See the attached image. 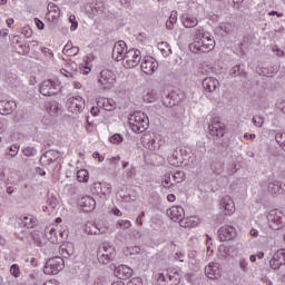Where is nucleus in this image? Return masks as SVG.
Here are the masks:
<instances>
[{"label": "nucleus", "mask_w": 285, "mask_h": 285, "mask_svg": "<svg viewBox=\"0 0 285 285\" xmlns=\"http://www.w3.org/2000/svg\"><path fill=\"white\" fill-rule=\"evenodd\" d=\"M218 237L220 242H230L237 237V229L230 225H224L218 229Z\"/></svg>", "instance_id": "9b49d317"}, {"label": "nucleus", "mask_w": 285, "mask_h": 285, "mask_svg": "<svg viewBox=\"0 0 285 285\" xmlns=\"http://www.w3.org/2000/svg\"><path fill=\"white\" fill-rule=\"evenodd\" d=\"M184 253H181V252H177L176 254H175V259H179L180 262H184Z\"/></svg>", "instance_id": "774afa93"}, {"label": "nucleus", "mask_w": 285, "mask_h": 285, "mask_svg": "<svg viewBox=\"0 0 285 285\" xmlns=\"http://www.w3.org/2000/svg\"><path fill=\"white\" fill-rule=\"evenodd\" d=\"M72 47V41H68L62 49L63 55H66Z\"/></svg>", "instance_id": "69168bd1"}, {"label": "nucleus", "mask_w": 285, "mask_h": 285, "mask_svg": "<svg viewBox=\"0 0 285 285\" xmlns=\"http://www.w3.org/2000/svg\"><path fill=\"white\" fill-rule=\"evenodd\" d=\"M224 124L219 121V118H214L212 124L209 125V135H212V137H217L219 139L224 137Z\"/></svg>", "instance_id": "dca6fc26"}, {"label": "nucleus", "mask_w": 285, "mask_h": 285, "mask_svg": "<svg viewBox=\"0 0 285 285\" xmlns=\"http://www.w3.org/2000/svg\"><path fill=\"white\" fill-rule=\"evenodd\" d=\"M47 204L51 210H55L57 208V205L59 204V200H57V197L51 196L48 198Z\"/></svg>", "instance_id": "c03bdc74"}, {"label": "nucleus", "mask_w": 285, "mask_h": 285, "mask_svg": "<svg viewBox=\"0 0 285 285\" xmlns=\"http://www.w3.org/2000/svg\"><path fill=\"white\" fill-rule=\"evenodd\" d=\"M110 268H114V274L118 277V279H130L132 277V268L127 265H115L111 264Z\"/></svg>", "instance_id": "4468645a"}, {"label": "nucleus", "mask_w": 285, "mask_h": 285, "mask_svg": "<svg viewBox=\"0 0 285 285\" xmlns=\"http://www.w3.org/2000/svg\"><path fill=\"white\" fill-rule=\"evenodd\" d=\"M88 179H90L88 170L80 169L77 171V180L78 181L86 184V181H88Z\"/></svg>", "instance_id": "f704fd0d"}, {"label": "nucleus", "mask_w": 285, "mask_h": 285, "mask_svg": "<svg viewBox=\"0 0 285 285\" xmlns=\"http://www.w3.org/2000/svg\"><path fill=\"white\" fill-rule=\"evenodd\" d=\"M19 145H12L9 147V157H14L16 155H19Z\"/></svg>", "instance_id": "09e8293b"}, {"label": "nucleus", "mask_w": 285, "mask_h": 285, "mask_svg": "<svg viewBox=\"0 0 285 285\" xmlns=\"http://www.w3.org/2000/svg\"><path fill=\"white\" fill-rule=\"evenodd\" d=\"M98 108H102L104 110L110 111L115 110V100L108 98H100L97 101Z\"/></svg>", "instance_id": "bb28decb"}, {"label": "nucleus", "mask_w": 285, "mask_h": 285, "mask_svg": "<svg viewBox=\"0 0 285 285\" xmlns=\"http://www.w3.org/2000/svg\"><path fill=\"white\" fill-rule=\"evenodd\" d=\"M120 6H122V8H130L131 0H120Z\"/></svg>", "instance_id": "338daca9"}, {"label": "nucleus", "mask_w": 285, "mask_h": 285, "mask_svg": "<svg viewBox=\"0 0 285 285\" xmlns=\"http://www.w3.org/2000/svg\"><path fill=\"white\" fill-rule=\"evenodd\" d=\"M167 282H170L171 285H174V284L177 285L178 284L177 276H175V274L167 273Z\"/></svg>", "instance_id": "bf43d9fd"}, {"label": "nucleus", "mask_w": 285, "mask_h": 285, "mask_svg": "<svg viewBox=\"0 0 285 285\" xmlns=\"http://www.w3.org/2000/svg\"><path fill=\"white\" fill-rule=\"evenodd\" d=\"M69 23H71L70 30L75 32L79 28V22H77V17L75 14L69 16Z\"/></svg>", "instance_id": "a19ab883"}, {"label": "nucleus", "mask_w": 285, "mask_h": 285, "mask_svg": "<svg viewBox=\"0 0 285 285\" xmlns=\"http://www.w3.org/2000/svg\"><path fill=\"white\" fill-rule=\"evenodd\" d=\"M253 124L254 126H256L257 128H262V126H264V118L261 116H254L253 117Z\"/></svg>", "instance_id": "49530a36"}, {"label": "nucleus", "mask_w": 285, "mask_h": 285, "mask_svg": "<svg viewBox=\"0 0 285 285\" xmlns=\"http://www.w3.org/2000/svg\"><path fill=\"white\" fill-rule=\"evenodd\" d=\"M130 226H132V224L130 223V220H124L120 219L116 223V227L118 228H122L124 230H128V228H130Z\"/></svg>", "instance_id": "ea45409f"}, {"label": "nucleus", "mask_w": 285, "mask_h": 285, "mask_svg": "<svg viewBox=\"0 0 285 285\" xmlns=\"http://www.w3.org/2000/svg\"><path fill=\"white\" fill-rule=\"evenodd\" d=\"M156 279H157V282H160V284L161 283H164V282H168V273H158L157 275H156Z\"/></svg>", "instance_id": "6e6d98bb"}, {"label": "nucleus", "mask_w": 285, "mask_h": 285, "mask_svg": "<svg viewBox=\"0 0 285 285\" xmlns=\"http://www.w3.org/2000/svg\"><path fill=\"white\" fill-rule=\"evenodd\" d=\"M79 206L83 209L85 213H90L91 210H95V207L97 206V202L92 196H82L79 202Z\"/></svg>", "instance_id": "aec40b11"}, {"label": "nucleus", "mask_w": 285, "mask_h": 285, "mask_svg": "<svg viewBox=\"0 0 285 285\" xmlns=\"http://www.w3.org/2000/svg\"><path fill=\"white\" fill-rule=\"evenodd\" d=\"M220 206L224 208L225 215H233V212L235 210V202H233L229 196L223 197Z\"/></svg>", "instance_id": "393cba45"}, {"label": "nucleus", "mask_w": 285, "mask_h": 285, "mask_svg": "<svg viewBox=\"0 0 285 285\" xmlns=\"http://www.w3.org/2000/svg\"><path fill=\"white\" fill-rule=\"evenodd\" d=\"M150 126V120L145 112L136 111L129 117V128L132 132H146Z\"/></svg>", "instance_id": "f03ea898"}, {"label": "nucleus", "mask_w": 285, "mask_h": 285, "mask_svg": "<svg viewBox=\"0 0 285 285\" xmlns=\"http://www.w3.org/2000/svg\"><path fill=\"white\" fill-rule=\"evenodd\" d=\"M126 52H128V46L124 42V40H119L114 46L112 59L115 61H124Z\"/></svg>", "instance_id": "f8f14e48"}, {"label": "nucleus", "mask_w": 285, "mask_h": 285, "mask_svg": "<svg viewBox=\"0 0 285 285\" xmlns=\"http://www.w3.org/2000/svg\"><path fill=\"white\" fill-rule=\"evenodd\" d=\"M186 216V213L184 212V207L181 206H173L169 209H167V217L171 219L173 222H180L184 219Z\"/></svg>", "instance_id": "f3484780"}, {"label": "nucleus", "mask_w": 285, "mask_h": 285, "mask_svg": "<svg viewBox=\"0 0 285 285\" xmlns=\"http://www.w3.org/2000/svg\"><path fill=\"white\" fill-rule=\"evenodd\" d=\"M275 139L281 148H283V150L285 151V132H277L275 135Z\"/></svg>", "instance_id": "c9c22d12"}, {"label": "nucleus", "mask_w": 285, "mask_h": 285, "mask_svg": "<svg viewBox=\"0 0 285 285\" xmlns=\"http://www.w3.org/2000/svg\"><path fill=\"white\" fill-rule=\"evenodd\" d=\"M230 77H245L246 78V70L242 68V65L234 66L229 71Z\"/></svg>", "instance_id": "c756f323"}, {"label": "nucleus", "mask_w": 285, "mask_h": 285, "mask_svg": "<svg viewBox=\"0 0 285 285\" xmlns=\"http://www.w3.org/2000/svg\"><path fill=\"white\" fill-rule=\"evenodd\" d=\"M205 92H215L219 88V80L214 77H207L203 80Z\"/></svg>", "instance_id": "4be33fe9"}, {"label": "nucleus", "mask_w": 285, "mask_h": 285, "mask_svg": "<svg viewBox=\"0 0 285 285\" xmlns=\"http://www.w3.org/2000/svg\"><path fill=\"white\" fill-rule=\"evenodd\" d=\"M267 220L269 224V228H272L273 230H279V228H284L285 215L279 209H272L267 214Z\"/></svg>", "instance_id": "20e7f679"}, {"label": "nucleus", "mask_w": 285, "mask_h": 285, "mask_svg": "<svg viewBox=\"0 0 285 285\" xmlns=\"http://www.w3.org/2000/svg\"><path fill=\"white\" fill-rule=\"evenodd\" d=\"M17 223L20 228H32L37 225V220L30 215H22L18 217Z\"/></svg>", "instance_id": "5701e85b"}, {"label": "nucleus", "mask_w": 285, "mask_h": 285, "mask_svg": "<svg viewBox=\"0 0 285 285\" xmlns=\"http://www.w3.org/2000/svg\"><path fill=\"white\" fill-rule=\"evenodd\" d=\"M146 148H148V150H159L161 145H159V142H157L155 139H149V141L146 144Z\"/></svg>", "instance_id": "58836bf2"}, {"label": "nucleus", "mask_w": 285, "mask_h": 285, "mask_svg": "<svg viewBox=\"0 0 285 285\" xmlns=\"http://www.w3.org/2000/svg\"><path fill=\"white\" fill-rule=\"evenodd\" d=\"M284 265H285V248L278 249L269 261V266L274 271H277V268Z\"/></svg>", "instance_id": "2eb2a0df"}, {"label": "nucleus", "mask_w": 285, "mask_h": 285, "mask_svg": "<svg viewBox=\"0 0 285 285\" xmlns=\"http://www.w3.org/2000/svg\"><path fill=\"white\" fill-rule=\"evenodd\" d=\"M101 188H104V195H110L112 193V185L110 183H104Z\"/></svg>", "instance_id": "603ef678"}, {"label": "nucleus", "mask_w": 285, "mask_h": 285, "mask_svg": "<svg viewBox=\"0 0 285 285\" xmlns=\"http://www.w3.org/2000/svg\"><path fill=\"white\" fill-rule=\"evenodd\" d=\"M140 68L145 75H155V71L159 68V62L155 58L147 56L144 58Z\"/></svg>", "instance_id": "9d476101"}, {"label": "nucleus", "mask_w": 285, "mask_h": 285, "mask_svg": "<svg viewBox=\"0 0 285 285\" xmlns=\"http://www.w3.org/2000/svg\"><path fill=\"white\" fill-rule=\"evenodd\" d=\"M158 49L160 50L163 57H170V55H173V50L170 49V45H168V42L158 43Z\"/></svg>", "instance_id": "2f4dec72"}, {"label": "nucleus", "mask_w": 285, "mask_h": 285, "mask_svg": "<svg viewBox=\"0 0 285 285\" xmlns=\"http://www.w3.org/2000/svg\"><path fill=\"white\" fill-rule=\"evenodd\" d=\"M48 17H51L53 20L59 19L61 17V9L56 4H50L48 7Z\"/></svg>", "instance_id": "7c9ffc66"}, {"label": "nucleus", "mask_w": 285, "mask_h": 285, "mask_svg": "<svg viewBox=\"0 0 285 285\" xmlns=\"http://www.w3.org/2000/svg\"><path fill=\"white\" fill-rule=\"evenodd\" d=\"M63 266H66L63 258L56 256L47 261L43 273L46 275H58L60 271H63Z\"/></svg>", "instance_id": "39448f33"}, {"label": "nucleus", "mask_w": 285, "mask_h": 285, "mask_svg": "<svg viewBox=\"0 0 285 285\" xmlns=\"http://www.w3.org/2000/svg\"><path fill=\"white\" fill-rule=\"evenodd\" d=\"M238 265L243 273H248V262L246 259L240 258Z\"/></svg>", "instance_id": "3c124183"}, {"label": "nucleus", "mask_w": 285, "mask_h": 285, "mask_svg": "<svg viewBox=\"0 0 285 285\" xmlns=\"http://www.w3.org/2000/svg\"><path fill=\"white\" fill-rule=\"evenodd\" d=\"M131 237L134 239H141V237H144V235L141 234V232H139L137 229H134L132 233H131Z\"/></svg>", "instance_id": "e2e57ef3"}, {"label": "nucleus", "mask_w": 285, "mask_h": 285, "mask_svg": "<svg viewBox=\"0 0 285 285\" xmlns=\"http://www.w3.org/2000/svg\"><path fill=\"white\" fill-rule=\"evenodd\" d=\"M67 108L69 112H72V115H79L83 112L86 104L83 102V99L80 96H77L68 99Z\"/></svg>", "instance_id": "1a4fd4ad"}, {"label": "nucleus", "mask_w": 285, "mask_h": 285, "mask_svg": "<svg viewBox=\"0 0 285 285\" xmlns=\"http://www.w3.org/2000/svg\"><path fill=\"white\" fill-rule=\"evenodd\" d=\"M85 232L87 233V235H101V229H99L95 225L87 226Z\"/></svg>", "instance_id": "4c0bfd02"}, {"label": "nucleus", "mask_w": 285, "mask_h": 285, "mask_svg": "<svg viewBox=\"0 0 285 285\" xmlns=\"http://www.w3.org/2000/svg\"><path fill=\"white\" fill-rule=\"evenodd\" d=\"M40 92L45 97H52L55 95H59L61 92V82L55 80H45L40 86Z\"/></svg>", "instance_id": "423d86ee"}, {"label": "nucleus", "mask_w": 285, "mask_h": 285, "mask_svg": "<svg viewBox=\"0 0 285 285\" xmlns=\"http://www.w3.org/2000/svg\"><path fill=\"white\" fill-rule=\"evenodd\" d=\"M127 285H144V283L141 282V278H132Z\"/></svg>", "instance_id": "0e129e2a"}, {"label": "nucleus", "mask_w": 285, "mask_h": 285, "mask_svg": "<svg viewBox=\"0 0 285 285\" xmlns=\"http://www.w3.org/2000/svg\"><path fill=\"white\" fill-rule=\"evenodd\" d=\"M115 257H117V250L110 243H101L97 249V259L99 264H110V262H115Z\"/></svg>", "instance_id": "7ed1b4c3"}, {"label": "nucleus", "mask_w": 285, "mask_h": 285, "mask_svg": "<svg viewBox=\"0 0 285 285\" xmlns=\"http://www.w3.org/2000/svg\"><path fill=\"white\" fill-rule=\"evenodd\" d=\"M163 185L165 188H170L175 183L173 181V176L170 174H166L163 180Z\"/></svg>", "instance_id": "37998d69"}, {"label": "nucleus", "mask_w": 285, "mask_h": 285, "mask_svg": "<svg viewBox=\"0 0 285 285\" xmlns=\"http://www.w3.org/2000/svg\"><path fill=\"white\" fill-rule=\"evenodd\" d=\"M205 275L208 277V279H219V277H222V269L219 268V264L209 263L205 267Z\"/></svg>", "instance_id": "a211bd4d"}, {"label": "nucleus", "mask_w": 285, "mask_h": 285, "mask_svg": "<svg viewBox=\"0 0 285 285\" xmlns=\"http://www.w3.org/2000/svg\"><path fill=\"white\" fill-rule=\"evenodd\" d=\"M88 8L92 14H104L106 7H104V2H95L89 3Z\"/></svg>", "instance_id": "c85d7f7f"}, {"label": "nucleus", "mask_w": 285, "mask_h": 285, "mask_svg": "<svg viewBox=\"0 0 285 285\" xmlns=\"http://www.w3.org/2000/svg\"><path fill=\"white\" fill-rule=\"evenodd\" d=\"M179 226L183 228H195V226H199V218L197 216L183 217Z\"/></svg>", "instance_id": "a878e982"}, {"label": "nucleus", "mask_w": 285, "mask_h": 285, "mask_svg": "<svg viewBox=\"0 0 285 285\" xmlns=\"http://www.w3.org/2000/svg\"><path fill=\"white\" fill-rule=\"evenodd\" d=\"M65 55H67L68 57H75L76 55H79V47L73 46Z\"/></svg>", "instance_id": "4d7b16f0"}, {"label": "nucleus", "mask_w": 285, "mask_h": 285, "mask_svg": "<svg viewBox=\"0 0 285 285\" xmlns=\"http://www.w3.org/2000/svg\"><path fill=\"white\" fill-rule=\"evenodd\" d=\"M49 115H51V117L61 115V105L59 102H51L49 106Z\"/></svg>", "instance_id": "473e14b6"}, {"label": "nucleus", "mask_w": 285, "mask_h": 285, "mask_svg": "<svg viewBox=\"0 0 285 285\" xmlns=\"http://www.w3.org/2000/svg\"><path fill=\"white\" fill-rule=\"evenodd\" d=\"M144 217H146V213L141 212L137 217H136V224L138 226H144Z\"/></svg>", "instance_id": "13d9d810"}, {"label": "nucleus", "mask_w": 285, "mask_h": 285, "mask_svg": "<svg viewBox=\"0 0 285 285\" xmlns=\"http://www.w3.org/2000/svg\"><path fill=\"white\" fill-rule=\"evenodd\" d=\"M181 21H183V26L185 28H195V26H197V23H199L197 18H195L188 13L183 14Z\"/></svg>", "instance_id": "cd10ccee"}, {"label": "nucleus", "mask_w": 285, "mask_h": 285, "mask_svg": "<svg viewBox=\"0 0 285 285\" xmlns=\"http://www.w3.org/2000/svg\"><path fill=\"white\" fill-rule=\"evenodd\" d=\"M267 191L273 197H279V195H282V193H284V188L282 187V181H279V180L268 181Z\"/></svg>", "instance_id": "412c9836"}, {"label": "nucleus", "mask_w": 285, "mask_h": 285, "mask_svg": "<svg viewBox=\"0 0 285 285\" xmlns=\"http://www.w3.org/2000/svg\"><path fill=\"white\" fill-rule=\"evenodd\" d=\"M94 285H108V279L105 278V276H98L95 279Z\"/></svg>", "instance_id": "864d4df0"}, {"label": "nucleus", "mask_w": 285, "mask_h": 285, "mask_svg": "<svg viewBox=\"0 0 285 285\" xmlns=\"http://www.w3.org/2000/svg\"><path fill=\"white\" fill-rule=\"evenodd\" d=\"M21 35H23V37H26L27 39H30V37H32V29L30 28V26H24L21 30Z\"/></svg>", "instance_id": "de8ad7c7"}, {"label": "nucleus", "mask_w": 285, "mask_h": 285, "mask_svg": "<svg viewBox=\"0 0 285 285\" xmlns=\"http://www.w3.org/2000/svg\"><path fill=\"white\" fill-rule=\"evenodd\" d=\"M13 110H17V102L12 100L0 101V115H12Z\"/></svg>", "instance_id": "b1692460"}, {"label": "nucleus", "mask_w": 285, "mask_h": 285, "mask_svg": "<svg viewBox=\"0 0 285 285\" xmlns=\"http://www.w3.org/2000/svg\"><path fill=\"white\" fill-rule=\"evenodd\" d=\"M10 273L16 278L21 277V268L17 264L11 265Z\"/></svg>", "instance_id": "79ce46f5"}, {"label": "nucleus", "mask_w": 285, "mask_h": 285, "mask_svg": "<svg viewBox=\"0 0 285 285\" xmlns=\"http://www.w3.org/2000/svg\"><path fill=\"white\" fill-rule=\"evenodd\" d=\"M109 141L111 144H121V141H124V136H121V134H115L109 138Z\"/></svg>", "instance_id": "a18cd8bd"}, {"label": "nucleus", "mask_w": 285, "mask_h": 285, "mask_svg": "<svg viewBox=\"0 0 285 285\" xmlns=\"http://www.w3.org/2000/svg\"><path fill=\"white\" fill-rule=\"evenodd\" d=\"M11 46L18 52V55H28L30 47L23 41L21 36H13L11 39Z\"/></svg>", "instance_id": "ddd939ff"}, {"label": "nucleus", "mask_w": 285, "mask_h": 285, "mask_svg": "<svg viewBox=\"0 0 285 285\" xmlns=\"http://www.w3.org/2000/svg\"><path fill=\"white\" fill-rule=\"evenodd\" d=\"M199 72L200 75H210V72H213V67H210V65H203Z\"/></svg>", "instance_id": "8fccbe9b"}, {"label": "nucleus", "mask_w": 285, "mask_h": 285, "mask_svg": "<svg viewBox=\"0 0 285 285\" xmlns=\"http://www.w3.org/2000/svg\"><path fill=\"white\" fill-rule=\"evenodd\" d=\"M141 61V51L138 49H129L122 60L125 68H137Z\"/></svg>", "instance_id": "6e6552de"}, {"label": "nucleus", "mask_w": 285, "mask_h": 285, "mask_svg": "<svg viewBox=\"0 0 285 285\" xmlns=\"http://www.w3.org/2000/svg\"><path fill=\"white\" fill-rule=\"evenodd\" d=\"M174 184H181L184 179H186V174L183 170H177L171 174Z\"/></svg>", "instance_id": "72a5a7b5"}, {"label": "nucleus", "mask_w": 285, "mask_h": 285, "mask_svg": "<svg viewBox=\"0 0 285 285\" xmlns=\"http://www.w3.org/2000/svg\"><path fill=\"white\" fill-rule=\"evenodd\" d=\"M171 117H174V119H179V117H181V108L174 109L171 111Z\"/></svg>", "instance_id": "052dcab7"}, {"label": "nucleus", "mask_w": 285, "mask_h": 285, "mask_svg": "<svg viewBox=\"0 0 285 285\" xmlns=\"http://www.w3.org/2000/svg\"><path fill=\"white\" fill-rule=\"evenodd\" d=\"M186 149L181 148V147H177L171 156L168 157L169 159V164H171V166H175V164H184V161L186 160Z\"/></svg>", "instance_id": "6ab92c4d"}, {"label": "nucleus", "mask_w": 285, "mask_h": 285, "mask_svg": "<svg viewBox=\"0 0 285 285\" xmlns=\"http://www.w3.org/2000/svg\"><path fill=\"white\" fill-rule=\"evenodd\" d=\"M22 155H24V157H36L37 148L26 147V148L22 149Z\"/></svg>", "instance_id": "e433bc0d"}, {"label": "nucleus", "mask_w": 285, "mask_h": 285, "mask_svg": "<svg viewBox=\"0 0 285 285\" xmlns=\"http://www.w3.org/2000/svg\"><path fill=\"white\" fill-rule=\"evenodd\" d=\"M35 23H36L38 30H43L46 28V24L39 18L35 19Z\"/></svg>", "instance_id": "680f3d73"}, {"label": "nucleus", "mask_w": 285, "mask_h": 285, "mask_svg": "<svg viewBox=\"0 0 285 285\" xmlns=\"http://www.w3.org/2000/svg\"><path fill=\"white\" fill-rule=\"evenodd\" d=\"M215 48V40L209 32L204 31V28H198L196 30V37L194 42L189 45V50L191 52H210Z\"/></svg>", "instance_id": "f257e3e1"}, {"label": "nucleus", "mask_w": 285, "mask_h": 285, "mask_svg": "<svg viewBox=\"0 0 285 285\" xmlns=\"http://www.w3.org/2000/svg\"><path fill=\"white\" fill-rule=\"evenodd\" d=\"M272 51L277 57H285V50L279 49V47H277L276 45L272 47Z\"/></svg>", "instance_id": "5fc2aeb1"}, {"label": "nucleus", "mask_w": 285, "mask_h": 285, "mask_svg": "<svg viewBox=\"0 0 285 285\" xmlns=\"http://www.w3.org/2000/svg\"><path fill=\"white\" fill-rule=\"evenodd\" d=\"M98 81L102 90H110V88H115V85L117 83V76L115 72L105 69L100 72Z\"/></svg>", "instance_id": "0eeeda50"}]
</instances>
